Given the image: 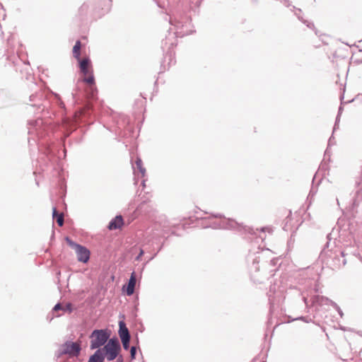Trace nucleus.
Instances as JSON below:
<instances>
[{"label": "nucleus", "instance_id": "obj_1", "mask_svg": "<svg viewBox=\"0 0 362 362\" xmlns=\"http://www.w3.org/2000/svg\"><path fill=\"white\" fill-rule=\"evenodd\" d=\"M332 233L327 235V243L324 245L318 257V262H320L322 267L330 268L332 270L340 268L341 266H345L346 264V256L348 253L346 250L341 249H334L338 247L336 238L332 243Z\"/></svg>", "mask_w": 362, "mask_h": 362}, {"label": "nucleus", "instance_id": "obj_2", "mask_svg": "<svg viewBox=\"0 0 362 362\" xmlns=\"http://www.w3.org/2000/svg\"><path fill=\"white\" fill-rule=\"evenodd\" d=\"M257 250V251L250 250L246 257V262L249 268L251 279H253L254 281L261 283L262 281L259 279H255L256 277H257L256 273L259 271V263L262 258L266 257L267 254L271 252V250L269 249H261L260 246H258Z\"/></svg>", "mask_w": 362, "mask_h": 362}, {"label": "nucleus", "instance_id": "obj_3", "mask_svg": "<svg viewBox=\"0 0 362 362\" xmlns=\"http://www.w3.org/2000/svg\"><path fill=\"white\" fill-rule=\"evenodd\" d=\"M227 224L228 230H230L238 232L243 231L245 233L250 235L252 238L255 239H260L262 242L264 240L263 238L259 237L257 235V232H264L265 227H261L259 229L257 228L256 230H255L253 228L245 226L243 223H239L232 218H228Z\"/></svg>", "mask_w": 362, "mask_h": 362}, {"label": "nucleus", "instance_id": "obj_4", "mask_svg": "<svg viewBox=\"0 0 362 362\" xmlns=\"http://www.w3.org/2000/svg\"><path fill=\"white\" fill-rule=\"evenodd\" d=\"M120 344L117 339H110L105 346L97 351H100V356L103 360L106 358L108 361H112L117 358L120 351Z\"/></svg>", "mask_w": 362, "mask_h": 362}, {"label": "nucleus", "instance_id": "obj_5", "mask_svg": "<svg viewBox=\"0 0 362 362\" xmlns=\"http://www.w3.org/2000/svg\"><path fill=\"white\" fill-rule=\"evenodd\" d=\"M81 71L83 75V81L92 86L95 84V78L93 74V67L88 58H84L79 61Z\"/></svg>", "mask_w": 362, "mask_h": 362}, {"label": "nucleus", "instance_id": "obj_6", "mask_svg": "<svg viewBox=\"0 0 362 362\" xmlns=\"http://www.w3.org/2000/svg\"><path fill=\"white\" fill-rule=\"evenodd\" d=\"M110 337V333L105 329H95L91 335L90 349H95L104 345Z\"/></svg>", "mask_w": 362, "mask_h": 362}, {"label": "nucleus", "instance_id": "obj_7", "mask_svg": "<svg viewBox=\"0 0 362 362\" xmlns=\"http://www.w3.org/2000/svg\"><path fill=\"white\" fill-rule=\"evenodd\" d=\"M312 304L314 306H321L322 305H330L337 312L341 317H343L344 313L341 308L332 300L328 297L320 295H315L311 298Z\"/></svg>", "mask_w": 362, "mask_h": 362}, {"label": "nucleus", "instance_id": "obj_8", "mask_svg": "<svg viewBox=\"0 0 362 362\" xmlns=\"http://www.w3.org/2000/svg\"><path fill=\"white\" fill-rule=\"evenodd\" d=\"M66 240L68 245L75 250L78 260L83 263L88 262L90 258V251L86 247L75 243L69 238H66Z\"/></svg>", "mask_w": 362, "mask_h": 362}, {"label": "nucleus", "instance_id": "obj_9", "mask_svg": "<svg viewBox=\"0 0 362 362\" xmlns=\"http://www.w3.org/2000/svg\"><path fill=\"white\" fill-rule=\"evenodd\" d=\"M81 351V345L78 342L66 341L62 346V353L71 356H77Z\"/></svg>", "mask_w": 362, "mask_h": 362}, {"label": "nucleus", "instance_id": "obj_10", "mask_svg": "<svg viewBox=\"0 0 362 362\" xmlns=\"http://www.w3.org/2000/svg\"><path fill=\"white\" fill-rule=\"evenodd\" d=\"M317 172L315 173V174L314 175V176L313 177L312 186H311L309 194L306 199V204H308V206H310L312 204V202L314 199V197L317 192V187L320 185L321 181H322V179H320L319 180V182H317V185H315V179L317 177Z\"/></svg>", "mask_w": 362, "mask_h": 362}, {"label": "nucleus", "instance_id": "obj_11", "mask_svg": "<svg viewBox=\"0 0 362 362\" xmlns=\"http://www.w3.org/2000/svg\"><path fill=\"white\" fill-rule=\"evenodd\" d=\"M124 225V221L122 216H117L112 219L108 226V228L110 230L120 229Z\"/></svg>", "mask_w": 362, "mask_h": 362}, {"label": "nucleus", "instance_id": "obj_12", "mask_svg": "<svg viewBox=\"0 0 362 362\" xmlns=\"http://www.w3.org/2000/svg\"><path fill=\"white\" fill-rule=\"evenodd\" d=\"M119 334L121 338V340L130 339L129 330H128L127 327H126L125 323L123 321H120L119 323Z\"/></svg>", "mask_w": 362, "mask_h": 362}, {"label": "nucleus", "instance_id": "obj_13", "mask_svg": "<svg viewBox=\"0 0 362 362\" xmlns=\"http://www.w3.org/2000/svg\"><path fill=\"white\" fill-rule=\"evenodd\" d=\"M136 285V278L134 274H132L127 287V294L128 296H131L134 293V287Z\"/></svg>", "mask_w": 362, "mask_h": 362}, {"label": "nucleus", "instance_id": "obj_14", "mask_svg": "<svg viewBox=\"0 0 362 362\" xmlns=\"http://www.w3.org/2000/svg\"><path fill=\"white\" fill-rule=\"evenodd\" d=\"M269 310L268 320L267 321V327L268 329H270V327L272 325V315H273L274 310V303L272 302V300L270 298H269Z\"/></svg>", "mask_w": 362, "mask_h": 362}, {"label": "nucleus", "instance_id": "obj_15", "mask_svg": "<svg viewBox=\"0 0 362 362\" xmlns=\"http://www.w3.org/2000/svg\"><path fill=\"white\" fill-rule=\"evenodd\" d=\"M53 218H56V221L59 226H62L64 224V214H58L57 209L53 208L52 209Z\"/></svg>", "mask_w": 362, "mask_h": 362}, {"label": "nucleus", "instance_id": "obj_16", "mask_svg": "<svg viewBox=\"0 0 362 362\" xmlns=\"http://www.w3.org/2000/svg\"><path fill=\"white\" fill-rule=\"evenodd\" d=\"M81 42L79 40H77L75 43V45L73 47V54L74 57L80 61V54H81Z\"/></svg>", "mask_w": 362, "mask_h": 362}, {"label": "nucleus", "instance_id": "obj_17", "mask_svg": "<svg viewBox=\"0 0 362 362\" xmlns=\"http://www.w3.org/2000/svg\"><path fill=\"white\" fill-rule=\"evenodd\" d=\"M334 134L332 132L331 136L329 137V140H328V145H327V148L325 149V154H324V157L325 158L326 156H330V150H329V148L332 145L334 144H335V141H334Z\"/></svg>", "mask_w": 362, "mask_h": 362}, {"label": "nucleus", "instance_id": "obj_18", "mask_svg": "<svg viewBox=\"0 0 362 362\" xmlns=\"http://www.w3.org/2000/svg\"><path fill=\"white\" fill-rule=\"evenodd\" d=\"M100 351H96L93 355H92L88 362H103V358L100 356Z\"/></svg>", "mask_w": 362, "mask_h": 362}, {"label": "nucleus", "instance_id": "obj_19", "mask_svg": "<svg viewBox=\"0 0 362 362\" xmlns=\"http://www.w3.org/2000/svg\"><path fill=\"white\" fill-rule=\"evenodd\" d=\"M344 93H341L339 96V99L341 100V103L338 107V111H337V115H339V116H341L342 115V112L344 111V105H343V100H344Z\"/></svg>", "mask_w": 362, "mask_h": 362}, {"label": "nucleus", "instance_id": "obj_20", "mask_svg": "<svg viewBox=\"0 0 362 362\" xmlns=\"http://www.w3.org/2000/svg\"><path fill=\"white\" fill-rule=\"evenodd\" d=\"M303 23L305 24L308 28L314 30L316 35H318V31L316 30L313 22L305 20V21H303Z\"/></svg>", "mask_w": 362, "mask_h": 362}, {"label": "nucleus", "instance_id": "obj_21", "mask_svg": "<svg viewBox=\"0 0 362 362\" xmlns=\"http://www.w3.org/2000/svg\"><path fill=\"white\" fill-rule=\"evenodd\" d=\"M295 320H301V321H303L305 322H309L311 321V319H308V317L307 316H298L297 317H295V318H292L290 322H293V321H295Z\"/></svg>", "mask_w": 362, "mask_h": 362}, {"label": "nucleus", "instance_id": "obj_22", "mask_svg": "<svg viewBox=\"0 0 362 362\" xmlns=\"http://www.w3.org/2000/svg\"><path fill=\"white\" fill-rule=\"evenodd\" d=\"M340 119H341V116L337 115L336 118H335L333 129H332L333 133H334L339 129Z\"/></svg>", "mask_w": 362, "mask_h": 362}, {"label": "nucleus", "instance_id": "obj_23", "mask_svg": "<svg viewBox=\"0 0 362 362\" xmlns=\"http://www.w3.org/2000/svg\"><path fill=\"white\" fill-rule=\"evenodd\" d=\"M345 243H346V246L343 250H346V252L348 253V255L352 254L353 255H356L355 252L351 251L352 243L350 244V242H345Z\"/></svg>", "mask_w": 362, "mask_h": 362}, {"label": "nucleus", "instance_id": "obj_24", "mask_svg": "<svg viewBox=\"0 0 362 362\" xmlns=\"http://www.w3.org/2000/svg\"><path fill=\"white\" fill-rule=\"evenodd\" d=\"M319 170H321L323 173V175H325V172L329 170V166L327 164L322 162L319 166Z\"/></svg>", "mask_w": 362, "mask_h": 362}, {"label": "nucleus", "instance_id": "obj_25", "mask_svg": "<svg viewBox=\"0 0 362 362\" xmlns=\"http://www.w3.org/2000/svg\"><path fill=\"white\" fill-rule=\"evenodd\" d=\"M280 261L279 257H274L270 260V265L272 267H276Z\"/></svg>", "mask_w": 362, "mask_h": 362}, {"label": "nucleus", "instance_id": "obj_26", "mask_svg": "<svg viewBox=\"0 0 362 362\" xmlns=\"http://www.w3.org/2000/svg\"><path fill=\"white\" fill-rule=\"evenodd\" d=\"M122 342L124 349H129V339H127V340L126 339H122Z\"/></svg>", "mask_w": 362, "mask_h": 362}, {"label": "nucleus", "instance_id": "obj_27", "mask_svg": "<svg viewBox=\"0 0 362 362\" xmlns=\"http://www.w3.org/2000/svg\"><path fill=\"white\" fill-rule=\"evenodd\" d=\"M280 1L286 6L289 7L291 6V1L289 0H280Z\"/></svg>", "mask_w": 362, "mask_h": 362}, {"label": "nucleus", "instance_id": "obj_28", "mask_svg": "<svg viewBox=\"0 0 362 362\" xmlns=\"http://www.w3.org/2000/svg\"><path fill=\"white\" fill-rule=\"evenodd\" d=\"M71 307H72V305H71V303H67V304L66 305V306H65V307H64V311H65V310H68L69 313H71V312L72 311V308H71Z\"/></svg>", "mask_w": 362, "mask_h": 362}, {"label": "nucleus", "instance_id": "obj_29", "mask_svg": "<svg viewBox=\"0 0 362 362\" xmlns=\"http://www.w3.org/2000/svg\"><path fill=\"white\" fill-rule=\"evenodd\" d=\"M64 310V308L63 306H62V305H61V304H59H59H57V305L54 306V311H58V310Z\"/></svg>", "mask_w": 362, "mask_h": 362}, {"label": "nucleus", "instance_id": "obj_30", "mask_svg": "<svg viewBox=\"0 0 362 362\" xmlns=\"http://www.w3.org/2000/svg\"><path fill=\"white\" fill-rule=\"evenodd\" d=\"M132 358H134L136 354V347L132 346L130 350Z\"/></svg>", "mask_w": 362, "mask_h": 362}, {"label": "nucleus", "instance_id": "obj_31", "mask_svg": "<svg viewBox=\"0 0 362 362\" xmlns=\"http://www.w3.org/2000/svg\"><path fill=\"white\" fill-rule=\"evenodd\" d=\"M295 15L298 18V19L303 23V21H305V19L303 18L302 16H300L299 13H295Z\"/></svg>", "mask_w": 362, "mask_h": 362}, {"label": "nucleus", "instance_id": "obj_32", "mask_svg": "<svg viewBox=\"0 0 362 362\" xmlns=\"http://www.w3.org/2000/svg\"><path fill=\"white\" fill-rule=\"evenodd\" d=\"M302 300L303 301V303H305V305L306 306H308V298H307V297H305V296H303V297H302Z\"/></svg>", "mask_w": 362, "mask_h": 362}, {"label": "nucleus", "instance_id": "obj_33", "mask_svg": "<svg viewBox=\"0 0 362 362\" xmlns=\"http://www.w3.org/2000/svg\"><path fill=\"white\" fill-rule=\"evenodd\" d=\"M293 9H296L299 13H301L302 12V10L300 8H296V6H293Z\"/></svg>", "mask_w": 362, "mask_h": 362}, {"label": "nucleus", "instance_id": "obj_34", "mask_svg": "<svg viewBox=\"0 0 362 362\" xmlns=\"http://www.w3.org/2000/svg\"><path fill=\"white\" fill-rule=\"evenodd\" d=\"M258 360L257 357H255L252 361L251 362H257V361Z\"/></svg>", "mask_w": 362, "mask_h": 362}, {"label": "nucleus", "instance_id": "obj_35", "mask_svg": "<svg viewBox=\"0 0 362 362\" xmlns=\"http://www.w3.org/2000/svg\"><path fill=\"white\" fill-rule=\"evenodd\" d=\"M353 100H354V99H352V100H349L346 103H351Z\"/></svg>", "mask_w": 362, "mask_h": 362}, {"label": "nucleus", "instance_id": "obj_36", "mask_svg": "<svg viewBox=\"0 0 362 362\" xmlns=\"http://www.w3.org/2000/svg\"><path fill=\"white\" fill-rule=\"evenodd\" d=\"M267 335H268V334H267V333H266V334H264V338H267Z\"/></svg>", "mask_w": 362, "mask_h": 362}, {"label": "nucleus", "instance_id": "obj_37", "mask_svg": "<svg viewBox=\"0 0 362 362\" xmlns=\"http://www.w3.org/2000/svg\"><path fill=\"white\" fill-rule=\"evenodd\" d=\"M274 329H275V327L272 328V333L274 332Z\"/></svg>", "mask_w": 362, "mask_h": 362}, {"label": "nucleus", "instance_id": "obj_38", "mask_svg": "<svg viewBox=\"0 0 362 362\" xmlns=\"http://www.w3.org/2000/svg\"><path fill=\"white\" fill-rule=\"evenodd\" d=\"M262 362H267V361H262Z\"/></svg>", "mask_w": 362, "mask_h": 362}, {"label": "nucleus", "instance_id": "obj_39", "mask_svg": "<svg viewBox=\"0 0 362 362\" xmlns=\"http://www.w3.org/2000/svg\"><path fill=\"white\" fill-rule=\"evenodd\" d=\"M360 52H362V49H360Z\"/></svg>", "mask_w": 362, "mask_h": 362}]
</instances>
